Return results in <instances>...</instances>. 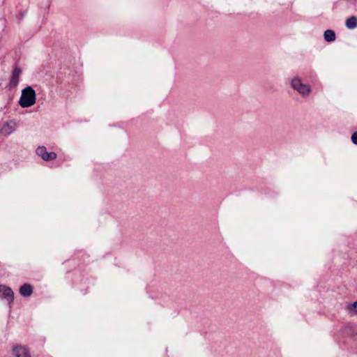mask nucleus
Segmentation results:
<instances>
[{"label":"nucleus","mask_w":357,"mask_h":357,"mask_svg":"<svg viewBox=\"0 0 357 357\" xmlns=\"http://www.w3.org/2000/svg\"><path fill=\"white\" fill-rule=\"evenodd\" d=\"M22 70L18 68H15L13 70L9 83V86L10 88H14L17 85Z\"/></svg>","instance_id":"obj_5"},{"label":"nucleus","mask_w":357,"mask_h":357,"mask_svg":"<svg viewBox=\"0 0 357 357\" xmlns=\"http://www.w3.org/2000/svg\"><path fill=\"white\" fill-rule=\"evenodd\" d=\"M36 91L31 86H26L22 90L21 97L19 100V104L22 107H29L36 103Z\"/></svg>","instance_id":"obj_1"},{"label":"nucleus","mask_w":357,"mask_h":357,"mask_svg":"<svg viewBox=\"0 0 357 357\" xmlns=\"http://www.w3.org/2000/svg\"><path fill=\"white\" fill-rule=\"evenodd\" d=\"M17 128V122L14 119L3 122L0 128V134L7 137L14 132Z\"/></svg>","instance_id":"obj_3"},{"label":"nucleus","mask_w":357,"mask_h":357,"mask_svg":"<svg viewBox=\"0 0 357 357\" xmlns=\"http://www.w3.org/2000/svg\"><path fill=\"white\" fill-rule=\"evenodd\" d=\"M347 311L351 315H357V301L346 306Z\"/></svg>","instance_id":"obj_11"},{"label":"nucleus","mask_w":357,"mask_h":357,"mask_svg":"<svg viewBox=\"0 0 357 357\" xmlns=\"http://www.w3.org/2000/svg\"><path fill=\"white\" fill-rule=\"evenodd\" d=\"M352 142L357 144V132H354L351 136Z\"/></svg>","instance_id":"obj_12"},{"label":"nucleus","mask_w":357,"mask_h":357,"mask_svg":"<svg viewBox=\"0 0 357 357\" xmlns=\"http://www.w3.org/2000/svg\"><path fill=\"white\" fill-rule=\"evenodd\" d=\"M20 293L23 296H30L32 294V287L29 284H23L20 289Z\"/></svg>","instance_id":"obj_8"},{"label":"nucleus","mask_w":357,"mask_h":357,"mask_svg":"<svg viewBox=\"0 0 357 357\" xmlns=\"http://www.w3.org/2000/svg\"><path fill=\"white\" fill-rule=\"evenodd\" d=\"M324 39L327 42H333L335 40V33L333 30L328 29L324 32Z\"/></svg>","instance_id":"obj_10"},{"label":"nucleus","mask_w":357,"mask_h":357,"mask_svg":"<svg viewBox=\"0 0 357 357\" xmlns=\"http://www.w3.org/2000/svg\"><path fill=\"white\" fill-rule=\"evenodd\" d=\"M291 86L301 96L306 97L311 93V88L308 84H304L298 77H294L291 80Z\"/></svg>","instance_id":"obj_2"},{"label":"nucleus","mask_w":357,"mask_h":357,"mask_svg":"<svg viewBox=\"0 0 357 357\" xmlns=\"http://www.w3.org/2000/svg\"><path fill=\"white\" fill-rule=\"evenodd\" d=\"M346 26L349 29H354L357 27V17L355 16H351L349 17L345 22Z\"/></svg>","instance_id":"obj_9"},{"label":"nucleus","mask_w":357,"mask_h":357,"mask_svg":"<svg viewBox=\"0 0 357 357\" xmlns=\"http://www.w3.org/2000/svg\"><path fill=\"white\" fill-rule=\"evenodd\" d=\"M0 293L8 301H13V292L10 287L0 284Z\"/></svg>","instance_id":"obj_7"},{"label":"nucleus","mask_w":357,"mask_h":357,"mask_svg":"<svg viewBox=\"0 0 357 357\" xmlns=\"http://www.w3.org/2000/svg\"><path fill=\"white\" fill-rule=\"evenodd\" d=\"M36 153L46 161L53 160L56 158V153L55 152H47L45 146H39L36 149Z\"/></svg>","instance_id":"obj_4"},{"label":"nucleus","mask_w":357,"mask_h":357,"mask_svg":"<svg viewBox=\"0 0 357 357\" xmlns=\"http://www.w3.org/2000/svg\"><path fill=\"white\" fill-rule=\"evenodd\" d=\"M13 354L15 357H30L27 349L22 346H17L14 347Z\"/></svg>","instance_id":"obj_6"}]
</instances>
